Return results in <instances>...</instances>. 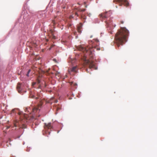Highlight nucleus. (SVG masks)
Instances as JSON below:
<instances>
[{"label":"nucleus","instance_id":"7","mask_svg":"<svg viewBox=\"0 0 157 157\" xmlns=\"http://www.w3.org/2000/svg\"><path fill=\"white\" fill-rule=\"evenodd\" d=\"M17 89L19 93H21V92L22 89L21 87V85L20 83H18L17 87Z\"/></svg>","mask_w":157,"mask_h":157},{"label":"nucleus","instance_id":"18","mask_svg":"<svg viewBox=\"0 0 157 157\" xmlns=\"http://www.w3.org/2000/svg\"><path fill=\"white\" fill-rule=\"evenodd\" d=\"M15 109H13L12 110V112L13 113L14 112V111L15 110Z\"/></svg>","mask_w":157,"mask_h":157},{"label":"nucleus","instance_id":"9","mask_svg":"<svg viewBox=\"0 0 157 157\" xmlns=\"http://www.w3.org/2000/svg\"><path fill=\"white\" fill-rule=\"evenodd\" d=\"M33 112L35 113L38 109L39 108L37 107H35L32 108Z\"/></svg>","mask_w":157,"mask_h":157},{"label":"nucleus","instance_id":"32","mask_svg":"<svg viewBox=\"0 0 157 157\" xmlns=\"http://www.w3.org/2000/svg\"><path fill=\"white\" fill-rule=\"evenodd\" d=\"M77 36H76V38H77Z\"/></svg>","mask_w":157,"mask_h":157},{"label":"nucleus","instance_id":"10","mask_svg":"<svg viewBox=\"0 0 157 157\" xmlns=\"http://www.w3.org/2000/svg\"><path fill=\"white\" fill-rule=\"evenodd\" d=\"M77 70V67H74L72 68L71 71H72L74 72H76Z\"/></svg>","mask_w":157,"mask_h":157},{"label":"nucleus","instance_id":"29","mask_svg":"<svg viewBox=\"0 0 157 157\" xmlns=\"http://www.w3.org/2000/svg\"><path fill=\"white\" fill-rule=\"evenodd\" d=\"M116 8H117V6H116Z\"/></svg>","mask_w":157,"mask_h":157},{"label":"nucleus","instance_id":"16","mask_svg":"<svg viewBox=\"0 0 157 157\" xmlns=\"http://www.w3.org/2000/svg\"><path fill=\"white\" fill-rule=\"evenodd\" d=\"M75 13L76 15H77V16H78V13L77 12H75Z\"/></svg>","mask_w":157,"mask_h":157},{"label":"nucleus","instance_id":"12","mask_svg":"<svg viewBox=\"0 0 157 157\" xmlns=\"http://www.w3.org/2000/svg\"><path fill=\"white\" fill-rule=\"evenodd\" d=\"M85 10V9H81L80 8H79V12L81 11H84Z\"/></svg>","mask_w":157,"mask_h":157},{"label":"nucleus","instance_id":"30","mask_svg":"<svg viewBox=\"0 0 157 157\" xmlns=\"http://www.w3.org/2000/svg\"><path fill=\"white\" fill-rule=\"evenodd\" d=\"M77 47V49H78V47Z\"/></svg>","mask_w":157,"mask_h":157},{"label":"nucleus","instance_id":"26","mask_svg":"<svg viewBox=\"0 0 157 157\" xmlns=\"http://www.w3.org/2000/svg\"><path fill=\"white\" fill-rule=\"evenodd\" d=\"M16 124H14V125H15V126H16V125H16Z\"/></svg>","mask_w":157,"mask_h":157},{"label":"nucleus","instance_id":"2","mask_svg":"<svg viewBox=\"0 0 157 157\" xmlns=\"http://www.w3.org/2000/svg\"><path fill=\"white\" fill-rule=\"evenodd\" d=\"M100 18L102 21H104L106 23L107 27H110L112 25V22L110 16V13L106 12L102 13L100 15Z\"/></svg>","mask_w":157,"mask_h":157},{"label":"nucleus","instance_id":"17","mask_svg":"<svg viewBox=\"0 0 157 157\" xmlns=\"http://www.w3.org/2000/svg\"><path fill=\"white\" fill-rule=\"evenodd\" d=\"M58 102V100H56L55 101V103H57Z\"/></svg>","mask_w":157,"mask_h":157},{"label":"nucleus","instance_id":"14","mask_svg":"<svg viewBox=\"0 0 157 157\" xmlns=\"http://www.w3.org/2000/svg\"><path fill=\"white\" fill-rule=\"evenodd\" d=\"M30 70H29L28 71V73L27 75V76H28V75H29V73L30 72Z\"/></svg>","mask_w":157,"mask_h":157},{"label":"nucleus","instance_id":"8","mask_svg":"<svg viewBox=\"0 0 157 157\" xmlns=\"http://www.w3.org/2000/svg\"><path fill=\"white\" fill-rule=\"evenodd\" d=\"M29 97L31 98H35L36 99L39 98L38 97H35L34 95H33V92H30V95H29Z\"/></svg>","mask_w":157,"mask_h":157},{"label":"nucleus","instance_id":"11","mask_svg":"<svg viewBox=\"0 0 157 157\" xmlns=\"http://www.w3.org/2000/svg\"><path fill=\"white\" fill-rule=\"evenodd\" d=\"M82 24H81V23H79V33H80V29H81V26H82Z\"/></svg>","mask_w":157,"mask_h":157},{"label":"nucleus","instance_id":"6","mask_svg":"<svg viewBox=\"0 0 157 157\" xmlns=\"http://www.w3.org/2000/svg\"><path fill=\"white\" fill-rule=\"evenodd\" d=\"M44 127L46 130L48 129H52L53 128V127L51 123H48L47 124V123H44Z\"/></svg>","mask_w":157,"mask_h":157},{"label":"nucleus","instance_id":"28","mask_svg":"<svg viewBox=\"0 0 157 157\" xmlns=\"http://www.w3.org/2000/svg\"><path fill=\"white\" fill-rule=\"evenodd\" d=\"M9 128V127H8L7 128V129H8Z\"/></svg>","mask_w":157,"mask_h":157},{"label":"nucleus","instance_id":"21","mask_svg":"<svg viewBox=\"0 0 157 157\" xmlns=\"http://www.w3.org/2000/svg\"><path fill=\"white\" fill-rule=\"evenodd\" d=\"M77 31H79V30H78V27H77Z\"/></svg>","mask_w":157,"mask_h":157},{"label":"nucleus","instance_id":"22","mask_svg":"<svg viewBox=\"0 0 157 157\" xmlns=\"http://www.w3.org/2000/svg\"><path fill=\"white\" fill-rule=\"evenodd\" d=\"M28 108H26V111H28Z\"/></svg>","mask_w":157,"mask_h":157},{"label":"nucleus","instance_id":"27","mask_svg":"<svg viewBox=\"0 0 157 157\" xmlns=\"http://www.w3.org/2000/svg\"><path fill=\"white\" fill-rule=\"evenodd\" d=\"M53 98H53V97L52 98H51V99H52H52H53Z\"/></svg>","mask_w":157,"mask_h":157},{"label":"nucleus","instance_id":"5","mask_svg":"<svg viewBox=\"0 0 157 157\" xmlns=\"http://www.w3.org/2000/svg\"><path fill=\"white\" fill-rule=\"evenodd\" d=\"M113 2L119 3V5L120 6H122L123 4L126 6H128L129 5L128 2L126 0H113Z\"/></svg>","mask_w":157,"mask_h":157},{"label":"nucleus","instance_id":"24","mask_svg":"<svg viewBox=\"0 0 157 157\" xmlns=\"http://www.w3.org/2000/svg\"><path fill=\"white\" fill-rule=\"evenodd\" d=\"M53 38L55 39V36H53Z\"/></svg>","mask_w":157,"mask_h":157},{"label":"nucleus","instance_id":"25","mask_svg":"<svg viewBox=\"0 0 157 157\" xmlns=\"http://www.w3.org/2000/svg\"><path fill=\"white\" fill-rule=\"evenodd\" d=\"M53 61H56V60L55 59H53Z\"/></svg>","mask_w":157,"mask_h":157},{"label":"nucleus","instance_id":"3","mask_svg":"<svg viewBox=\"0 0 157 157\" xmlns=\"http://www.w3.org/2000/svg\"><path fill=\"white\" fill-rule=\"evenodd\" d=\"M79 51H81L84 53H85V55L91 56L92 55L93 48L87 46L86 47L83 45H79Z\"/></svg>","mask_w":157,"mask_h":157},{"label":"nucleus","instance_id":"20","mask_svg":"<svg viewBox=\"0 0 157 157\" xmlns=\"http://www.w3.org/2000/svg\"><path fill=\"white\" fill-rule=\"evenodd\" d=\"M47 132L48 133V134L49 135L50 134V132H48V131H47Z\"/></svg>","mask_w":157,"mask_h":157},{"label":"nucleus","instance_id":"31","mask_svg":"<svg viewBox=\"0 0 157 157\" xmlns=\"http://www.w3.org/2000/svg\"><path fill=\"white\" fill-rule=\"evenodd\" d=\"M86 6H86V5H85V7H86Z\"/></svg>","mask_w":157,"mask_h":157},{"label":"nucleus","instance_id":"33","mask_svg":"<svg viewBox=\"0 0 157 157\" xmlns=\"http://www.w3.org/2000/svg\"><path fill=\"white\" fill-rule=\"evenodd\" d=\"M35 84V83H34V84L33 85H34Z\"/></svg>","mask_w":157,"mask_h":157},{"label":"nucleus","instance_id":"23","mask_svg":"<svg viewBox=\"0 0 157 157\" xmlns=\"http://www.w3.org/2000/svg\"><path fill=\"white\" fill-rule=\"evenodd\" d=\"M22 128H25V125H23V127H22Z\"/></svg>","mask_w":157,"mask_h":157},{"label":"nucleus","instance_id":"13","mask_svg":"<svg viewBox=\"0 0 157 157\" xmlns=\"http://www.w3.org/2000/svg\"><path fill=\"white\" fill-rule=\"evenodd\" d=\"M59 74V72H58L57 71L56 73H55V75H58Z\"/></svg>","mask_w":157,"mask_h":157},{"label":"nucleus","instance_id":"19","mask_svg":"<svg viewBox=\"0 0 157 157\" xmlns=\"http://www.w3.org/2000/svg\"><path fill=\"white\" fill-rule=\"evenodd\" d=\"M121 24H123L124 23V22L123 21H121Z\"/></svg>","mask_w":157,"mask_h":157},{"label":"nucleus","instance_id":"1","mask_svg":"<svg viewBox=\"0 0 157 157\" xmlns=\"http://www.w3.org/2000/svg\"><path fill=\"white\" fill-rule=\"evenodd\" d=\"M129 35L128 31L125 27H121L115 35L116 42L119 47L122 45L127 41V39Z\"/></svg>","mask_w":157,"mask_h":157},{"label":"nucleus","instance_id":"4","mask_svg":"<svg viewBox=\"0 0 157 157\" xmlns=\"http://www.w3.org/2000/svg\"><path fill=\"white\" fill-rule=\"evenodd\" d=\"M84 62V65H89L90 68H94L95 67V65L93 62L91 60H89L86 59V57L85 55L82 58Z\"/></svg>","mask_w":157,"mask_h":157},{"label":"nucleus","instance_id":"15","mask_svg":"<svg viewBox=\"0 0 157 157\" xmlns=\"http://www.w3.org/2000/svg\"><path fill=\"white\" fill-rule=\"evenodd\" d=\"M37 82H38V83H40V80L39 79V78H37Z\"/></svg>","mask_w":157,"mask_h":157}]
</instances>
